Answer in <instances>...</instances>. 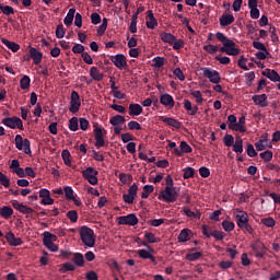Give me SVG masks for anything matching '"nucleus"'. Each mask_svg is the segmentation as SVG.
Here are the masks:
<instances>
[{"mask_svg":"<svg viewBox=\"0 0 280 280\" xmlns=\"http://www.w3.org/2000/svg\"><path fill=\"white\" fill-rule=\"evenodd\" d=\"M80 237L88 248H93V246H95V232H93L91 228L82 226L80 229Z\"/></svg>","mask_w":280,"mask_h":280,"instance_id":"f257e3e1","label":"nucleus"},{"mask_svg":"<svg viewBox=\"0 0 280 280\" xmlns=\"http://www.w3.org/2000/svg\"><path fill=\"white\" fill-rule=\"evenodd\" d=\"M177 198L178 190H176V187H165L158 196V200H163L167 203L176 202Z\"/></svg>","mask_w":280,"mask_h":280,"instance_id":"f03ea898","label":"nucleus"},{"mask_svg":"<svg viewBox=\"0 0 280 280\" xmlns=\"http://www.w3.org/2000/svg\"><path fill=\"white\" fill-rule=\"evenodd\" d=\"M43 236H44L43 238L44 246L51 253H58V245L54 244V242H57L58 236H56L50 232H44Z\"/></svg>","mask_w":280,"mask_h":280,"instance_id":"7ed1b4c3","label":"nucleus"},{"mask_svg":"<svg viewBox=\"0 0 280 280\" xmlns=\"http://www.w3.org/2000/svg\"><path fill=\"white\" fill-rule=\"evenodd\" d=\"M32 143L28 139L23 140V136L16 135L15 136V148L16 150H23L24 154H32L31 149Z\"/></svg>","mask_w":280,"mask_h":280,"instance_id":"20e7f679","label":"nucleus"},{"mask_svg":"<svg viewBox=\"0 0 280 280\" xmlns=\"http://www.w3.org/2000/svg\"><path fill=\"white\" fill-rule=\"evenodd\" d=\"M222 54H226L228 56H240V48L233 39H229L226 43L223 44V47L220 48Z\"/></svg>","mask_w":280,"mask_h":280,"instance_id":"39448f33","label":"nucleus"},{"mask_svg":"<svg viewBox=\"0 0 280 280\" xmlns=\"http://www.w3.org/2000/svg\"><path fill=\"white\" fill-rule=\"evenodd\" d=\"M3 126H7V128H11V130H23V120L21 118L13 116V117H7L2 119Z\"/></svg>","mask_w":280,"mask_h":280,"instance_id":"423d86ee","label":"nucleus"},{"mask_svg":"<svg viewBox=\"0 0 280 280\" xmlns=\"http://www.w3.org/2000/svg\"><path fill=\"white\" fill-rule=\"evenodd\" d=\"M94 139H95V147L96 148H104L106 145V141H104V129L100 127V124L94 122Z\"/></svg>","mask_w":280,"mask_h":280,"instance_id":"0eeeda50","label":"nucleus"},{"mask_svg":"<svg viewBox=\"0 0 280 280\" xmlns=\"http://www.w3.org/2000/svg\"><path fill=\"white\" fill-rule=\"evenodd\" d=\"M97 171L91 166L82 171V176L90 185H97Z\"/></svg>","mask_w":280,"mask_h":280,"instance_id":"6e6552de","label":"nucleus"},{"mask_svg":"<svg viewBox=\"0 0 280 280\" xmlns=\"http://www.w3.org/2000/svg\"><path fill=\"white\" fill-rule=\"evenodd\" d=\"M203 78H207L209 82L212 84H219L221 78L220 72L218 70H213L211 68H202Z\"/></svg>","mask_w":280,"mask_h":280,"instance_id":"1a4fd4ad","label":"nucleus"},{"mask_svg":"<svg viewBox=\"0 0 280 280\" xmlns=\"http://www.w3.org/2000/svg\"><path fill=\"white\" fill-rule=\"evenodd\" d=\"M138 191H139V186H137V184H132L128 188V192L122 195L124 202H126L127 205H132V202H135V199L137 198Z\"/></svg>","mask_w":280,"mask_h":280,"instance_id":"9d476101","label":"nucleus"},{"mask_svg":"<svg viewBox=\"0 0 280 280\" xmlns=\"http://www.w3.org/2000/svg\"><path fill=\"white\" fill-rule=\"evenodd\" d=\"M118 224L127 226H137V224H139V219L135 213L122 215L118 218Z\"/></svg>","mask_w":280,"mask_h":280,"instance_id":"9b49d317","label":"nucleus"},{"mask_svg":"<svg viewBox=\"0 0 280 280\" xmlns=\"http://www.w3.org/2000/svg\"><path fill=\"white\" fill-rule=\"evenodd\" d=\"M113 65L122 71V69H126L128 67V60L126 59V55L124 54H117L110 58Z\"/></svg>","mask_w":280,"mask_h":280,"instance_id":"f8f14e48","label":"nucleus"},{"mask_svg":"<svg viewBox=\"0 0 280 280\" xmlns=\"http://www.w3.org/2000/svg\"><path fill=\"white\" fill-rule=\"evenodd\" d=\"M80 106H82V103L80 102V94H78L77 91H72L69 107L70 113H73V115H75V113L80 110Z\"/></svg>","mask_w":280,"mask_h":280,"instance_id":"ddd939ff","label":"nucleus"},{"mask_svg":"<svg viewBox=\"0 0 280 280\" xmlns=\"http://www.w3.org/2000/svg\"><path fill=\"white\" fill-rule=\"evenodd\" d=\"M236 224L238 229H244L248 224V213L246 211L240 210L237 214L235 215Z\"/></svg>","mask_w":280,"mask_h":280,"instance_id":"4468645a","label":"nucleus"},{"mask_svg":"<svg viewBox=\"0 0 280 280\" xmlns=\"http://www.w3.org/2000/svg\"><path fill=\"white\" fill-rule=\"evenodd\" d=\"M255 148L258 152H264V150L272 148V142L268 139V133L255 143Z\"/></svg>","mask_w":280,"mask_h":280,"instance_id":"2eb2a0df","label":"nucleus"},{"mask_svg":"<svg viewBox=\"0 0 280 280\" xmlns=\"http://www.w3.org/2000/svg\"><path fill=\"white\" fill-rule=\"evenodd\" d=\"M179 148L174 149L175 156H183V154H189L192 152L191 145L187 141H182Z\"/></svg>","mask_w":280,"mask_h":280,"instance_id":"dca6fc26","label":"nucleus"},{"mask_svg":"<svg viewBox=\"0 0 280 280\" xmlns=\"http://www.w3.org/2000/svg\"><path fill=\"white\" fill-rule=\"evenodd\" d=\"M252 248L258 259H261L264 255H266V245H264L261 241H256L254 244H252Z\"/></svg>","mask_w":280,"mask_h":280,"instance_id":"f3484780","label":"nucleus"},{"mask_svg":"<svg viewBox=\"0 0 280 280\" xmlns=\"http://www.w3.org/2000/svg\"><path fill=\"white\" fill-rule=\"evenodd\" d=\"M145 26L148 30H155L159 27V21H156V18H154V13L151 10L147 11Z\"/></svg>","mask_w":280,"mask_h":280,"instance_id":"a211bd4d","label":"nucleus"},{"mask_svg":"<svg viewBox=\"0 0 280 280\" xmlns=\"http://www.w3.org/2000/svg\"><path fill=\"white\" fill-rule=\"evenodd\" d=\"M4 237H5L7 243L9 244V246H21L23 244V238L16 237L14 235V233H12V232H8L4 235Z\"/></svg>","mask_w":280,"mask_h":280,"instance_id":"6ab92c4d","label":"nucleus"},{"mask_svg":"<svg viewBox=\"0 0 280 280\" xmlns=\"http://www.w3.org/2000/svg\"><path fill=\"white\" fill-rule=\"evenodd\" d=\"M252 100L255 106H260V108H266V106H268V95L266 94L254 95Z\"/></svg>","mask_w":280,"mask_h":280,"instance_id":"aec40b11","label":"nucleus"},{"mask_svg":"<svg viewBox=\"0 0 280 280\" xmlns=\"http://www.w3.org/2000/svg\"><path fill=\"white\" fill-rule=\"evenodd\" d=\"M152 253H154V250L150 246H147V249L137 250V255L140 259H151L152 261H156Z\"/></svg>","mask_w":280,"mask_h":280,"instance_id":"412c9836","label":"nucleus"},{"mask_svg":"<svg viewBox=\"0 0 280 280\" xmlns=\"http://www.w3.org/2000/svg\"><path fill=\"white\" fill-rule=\"evenodd\" d=\"M12 207L16 211H20V213H24L25 215H30L31 213H34V209H32L23 203H19V201H14L12 203Z\"/></svg>","mask_w":280,"mask_h":280,"instance_id":"4be33fe9","label":"nucleus"},{"mask_svg":"<svg viewBox=\"0 0 280 280\" xmlns=\"http://www.w3.org/2000/svg\"><path fill=\"white\" fill-rule=\"evenodd\" d=\"M160 103L162 106H165V108H174V97L170 94H162L160 96Z\"/></svg>","mask_w":280,"mask_h":280,"instance_id":"5701e85b","label":"nucleus"},{"mask_svg":"<svg viewBox=\"0 0 280 280\" xmlns=\"http://www.w3.org/2000/svg\"><path fill=\"white\" fill-rule=\"evenodd\" d=\"M30 56L33 59L34 65H40V62H43V52H40L38 49L31 47Z\"/></svg>","mask_w":280,"mask_h":280,"instance_id":"b1692460","label":"nucleus"},{"mask_svg":"<svg viewBox=\"0 0 280 280\" xmlns=\"http://www.w3.org/2000/svg\"><path fill=\"white\" fill-rule=\"evenodd\" d=\"M143 113V107L140 104L131 103L129 105V116L130 117H139Z\"/></svg>","mask_w":280,"mask_h":280,"instance_id":"393cba45","label":"nucleus"},{"mask_svg":"<svg viewBox=\"0 0 280 280\" xmlns=\"http://www.w3.org/2000/svg\"><path fill=\"white\" fill-rule=\"evenodd\" d=\"M219 23L221 27H228V25L235 23V16H233V14H223L220 18Z\"/></svg>","mask_w":280,"mask_h":280,"instance_id":"a878e982","label":"nucleus"},{"mask_svg":"<svg viewBox=\"0 0 280 280\" xmlns=\"http://www.w3.org/2000/svg\"><path fill=\"white\" fill-rule=\"evenodd\" d=\"M184 108L187 110L188 115H191L192 117L198 115V105L192 106L191 101L189 100L184 101Z\"/></svg>","mask_w":280,"mask_h":280,"instance_id":"bb28decb","label":"nucleus"},{"mask_svg":"<svg viewBox=\"0 0 280 280\" xmlns=\"http://www.w3.org/2000/svg\"><path fill=\"white\" fill-rule=\"evenodd\" d=\"M90 78L96 82H102V80H104V74L100 71V69H97V67H92L90 69Z\"/></svg>","mask_w":280,"mask_h":280,"instance_id":"cd10ccee","label":"nucleus"},{"mask_svg":"<svg viewBox=\"0 0 280 280\" xmlns=\"http://www.w3.org/2000/svg\"><path fill=\"white\" fill-rule=\"evenodd\" d=\"M190 235H191V230L183 229L178 234L177 240L179 243L189 242V240H191Z\"/></svg>","mask_w":280,"mask_h":280,"instance_id":"c85d7f7f","label":"nucleus"},{"mask_svg":"<svg viewBox=\"0 0 280 280\" xmlns=\"http://www.w3.org/2000/svg\"><path fill=\"white\" fill-rule=\"evenodd\" d=\"M182 213H184V215L190 218L191 220H194V218H196L197 220H200V218H202V213H200V211L194 212L187 207L183 208Z\"/></svg>","mask_w":280,"mask_h":280,"instance_id":"c756f323","label":"nucleus"},{"mask_svg":"<svg viewBox=\"0 0 280 280\" xmlns=\"http://www.w3.org/2000/svg\"><path fill=\"white\" fill-rule=\"evenodd\" d=\"M73 19H75V8L69 9L66 18L63 19L65 25H67V27L72 25L73 24Z\"/></svg>","mask_w":280,"mask_h":280,"instance_id":"7c9ffc66","label":"nucleus"},{"mask_svg":"<svg viewBox=\"0 0 280 280\" xmlns=\"http://www.w3.org/2000/svg\"><path fill=\"white\" fill-rule=\"evenodd\" d=\"M234 132H246V116H241L238 118V122L236 121Z\"/></svg>","mask_w":280,"mask_h":280,"instance_id":"2f4dec72","label":"nucleus"},{"mask_svg":"<svg viewBox=\"0 0 280 280\" xmlns=\"http://www.w3.org/2000/svg\"><path fill=\"white\" fill-rule=\"evenodd\" d=\"M233 152L236 154H242V152H244V140H242L241 137L236 138L233 144Z\"/></svg>","mask_w":280,"mask_h":280,"instance_id":"473e14b6","label":"nucleus"},{"mask_svg":"<svg viewBox=\"0 0 280 280\" xmlns=\"http://www.w3.org/2000/svg\"><path fill=\"white\" fill-rule=\"evenodd\" d=\"M264 75L268 78L271 82H280V75L279 72L276 70H267Z\"/></svg>","mask_w":280,"mask_h":280,"instance_id":"72a5a7b5","label":"nucleus"},{"mask_svg":"<svg viewBox=\"0 0 280 280\" xmlns=\"http://www.w3.org/2000/svg\"><path fill=\"white\" fill-rule=\"evenodd\" d=\"M110 126H121V124H126V117L121 115H115L109 119Z\"/></svg>","mask_w":280,"mask_h":280,"instance_id":"f704fd0d","label":"nucleus"},{"mask_svg":"<svg viewBox=\"0 0 280 280\" xmlns=\"http://www.w3.org/2000/svg\"><path fill=\"white\" fill-rule=\"evenodd\" d=\"M13 213H14V210L12 209V207L4 206L0 208V215L1 218H4V220H8L9 218H11Z\"/></svg>","mask_w":280,"mask_h":280,"instance_id":"c9c22d12","label":"nucleus"},{"mask_svg":"<svg viewBox=\"0 0 280 280\" xmlns=\"http://www.w3.org/2000/svg\"><path fill=\"white\" fill-rule=\"evenodd\" d=\"M2 43L3 45H5V47H8V49H11V51H13V54H16V51H19V49H21V46L14 42H10L5 38H2Z\"/></svg>","mask_w":280,"mask_h":280,"instance_id":"e433bc0d","label":"nucleus"},{"mask_svg":"<svg viewBox=\"0 0 280 280\" xmlns=\"http://www.w3.org/2000/svg\"><path fill=\"white\" fill-rule=\"evenodd\" d=\"M162 121L166 124V126H171V128H180V121H178L176 118L167 117L163 118Z\"/></svg>","mask_w":280,"mask_h":280,"instance_id":"4c0bfd02","label":"nucleus"},{"mask_svg":"<svg viewBox=\"0 0 280 280\" xmlns=\"http://www.w3.org/2000/svg\"><path fill=\"white\" fill-rule=\"evenodd\" d=\"M80 129V120H78V117H72L69 119V130L71 132H78Z\"/></svg>","mask_w":280,"mask_h":280,"instance_id":"58836bf2","label":"nucleus"},{"mask_svg":"<svg viewBox=\"0 0 280 280\" xmlns=\"http://www.w3.org/2000/svg\"><path fill=\"white\" fill-rule=\"evenodd\" d=\"M160 38L163 43H168V45L174 44V40H176V36L172 33H161Z\"/></svg>","mask_w":280,"mask_h":280,"instance_id":"ea45409f","label":"nucleus"},{"mask_svg":"<svg viewBox=\"0 0 280 280\" xmlns=\"http://www.w3.org/2000/svg\"><path fill=\"white\" fill-rule=\"evenodd\" d=\"M154 191V186L153 185H144L142 188V194L141 198L143 200L150 198V195Z\"/></svg>","mask_w":280,"mask_h":280,"instance_id":"a19ab883","label":"nucleus"},{"mask_svg":"<svg viewBox=\"0 0 280 280\" xmlns=\"http://www.w3.org/2000/svg\"><path fill=\"white\" fill-rule=\"evenodd\" d=\"M144 237L149 244H159L161 242V238L156 237L152 232H145Z\"/></svg>","mask_w":280,"mask_h":280,"instance_id":"79ce46f5","label":"nucleus"},{"mask_svg":"<svg viewBox=\"0 0 280 280\" xmlns=\"http://www.w3.org/2000/svg\"><path fill=\"white\" fill-rule=\"evenodd\" d=\"M32 83V79H30L28 75H23V78L20 80V88L22 91H25L30 89V84Z\"/></svg>","mask_w":280,"mask_h":280,"instance_id":"37998d69","label":"nucleus"},{"mask_svg":"<svg viewBox=\"0 0 280 280\" xmlns=\"http://www.w3.org/2000/svg\"><path fill=\"white\" fill-rule=\"evenodd\" d=\"M61 159L65 165H67L68 167H71V152H69V150H63L61 152Z\"/></svg>","mask_w":280,"mask_h":280,"instance_id":"c03bdc74","label":"nucleus"},{"mask_svg":"<svg viewBox=\"0 0 280 280\" xmlns=\"http://www.w3.org/2000/svg\"><path fill=\"white\" fill-rule=\"evenodd\" d=\"M221 225L226 233H231V231L235 230V223L233 221L224 220Z\"/></svg>","mask_w":280,"mask_h":280,"instance_id":"a18cd8bd","label":"nucleus"},{"mask_svg":"<svg viewBox=\"0 0 280 280\" xmlns=\"http://www.w3.org/2000/svg\"><path fill=\"white\" fill-rule=\"evenodd\" d=\"M75 270V265L71 262H66L62 265V267L59 269V272L65 273V272H73Z\"/></svg>","mask_w":280,"mask_h":280,"instance_id":"49530a36","label":"nucleus"},{"mask_svg":"<svg viewBox=\"0 0 280 280\" xmlns=\"http://www.w3.org/2000/svg\"><path fill=\"white\" fill-rule=\"evenodd\" d=\"M107 27H108V19L104 18L103 22H102V25H100L98 28H97V35L98 36H104Z\"/></svg>","mask_w":280,"mask_h":280,"instance_id":"de8ad7c7","label":"nucleus"},{"mask_svg":"<svg viewBox=\"0 0 280 280\" xmlns=\"http://www.w3.org/2000/svg\"><path fill=\"white\" fill-rule=\"evenodd\" d=\"M229 121V128L230 130H233L235 132L236 124H237V117L233 114L228 116Z\"/></svg>","mask_w":280,"mask_h":280,"instance_id":"09e8293b","label":"nucleus"},{"mask_svg":"<svg viewBox=\"0 0 280 280\" xmlns=\"http://www.w3.org/2000/svg\"><path fill=\"white\" fill-rule=\"evenodd\" d=\"M72 261L75 264V266H84V256L80 253H77L74 254Z\"/></svg>","mask_w":280,"mask_h":280,"instance_id":"8fccbe9b","label":"nucleus"},{"mask_svg":"<svg viewBox=\"0 0 280 280\" xmlns=\"http://www.w3.org/2000/svg\"><path fill=\"white\" fill-rule=\"evenodd\" d=\"M200 257H202V253L200 252L186 254L187 261H197Z\"/></svg>","mask_w":280,"mask_h":280,"instance_id":"3c124183","label":"nucleus"},{"mask_svg":"<svg viewBox=\"0 0 280 280\" xmlns=\"http://www.w3.org/2000/svg\"><path fill=\"white\" fill-rule=\"evenodd\" d=\"M163 65H165V58H163V57L153 58L152 67H154L155 69H161V67H163Z\"/></svg>","mask_w":280,"mask_h":280,"instance_id":"603ef678","label":"nucleus"},{"mask_svg":"<svg viewBox=\"0 0 280 280\" xmlns=\"http://www.w3.org/2000/svg\"><path fill=\"white\" fill-rule=\"evenodd\" d=\"M0 10L5 16H10V14H14V8L10 5H4L3 3L0 4Z\"/></svg>","mask_w":280,"mask_h":280,"instance_id":"864d4df0","label":"nucleus"},{"mask_svg":"<svg viewBox=\"0 0 280 280\" xmlns=\"http://www.w3.org/2000/svg\"><path fill=\"white\" fill-rule=\"evenodd\" d=\"M66 215H67L68 220H70V222H72V224H75V222H78V211L70 210L67 212Z\"/></svg>","mask_w":280,"mask_h":280,"instance_id":"5fc2aeb1","label":"nucleus"},{"mask_svg":"<svg viewBox=\"0 0 280 280\" xmlns=\"http://www.w3.org/2000/svg\"><path fill=\"white\" fill-rule=\"evenodd\" d=\"M63 192H65L67 200H71V199L75 198V196L73 195V188L71 186H66L63 188Z\"/></svg>","mask_w":280,"mask_h":280,"instance_id":"6e6d98bb","label":"nucleus"},{"mask_svg":"<svg viewBox=\"0 0 280 280\" xmlns=\"http://www.w3.org/2000/svg\"><path fill=\"white\" fill-rule=\"evenodd\" d=\"M190 95L195 97L197 104H202V102H205V98H202V92L200 91H191Z\"/></svg>","mask_w":280,"mask_h":280,"instance_id":"4d7b16f0","label":"nucleus"},{"mask_svg":"<svg viewBox=\"0 0 280 280\" xmlns=\"http://www.w3.org/2000/svg\"><path fill=\"white\" fill-rule=\"evenodd\" d=\"M260 159H262L265 163H270V161H272V151H264L260 153Z\"/></svg>","mask_w":280,"mask_h":280,"instance_id":"13d9d810","label":"nucleus"},{"mask_svg":"<svg viewBox=\"0 0 280 280\" xmlns=\"http://www.w3.org/2000/svg\"><path fill=\"white\" fill-rule=\"evenodd\" d=\"M261 224H264L265 226H268L269 229H272V226H275L277 222L271 217H269V218L261 219Z\"/></svg>","mask_w":280,"mask_h":280,"instance_id":"bf43d9fd","label":"nucleus"},{"mask_svg":"<svg viewBox=\"0 0 280 280\" xmlns=\"http://www.w3.org/2000/svg\"><path fill=\"white\" fill-rule=\"evenodd\" d=\"M223 141H224V145H226L228 148H231V145L235 143V138H233L232 135H225L223 138Z\"/></svg>","mask_w":280,"mask_h":280,"instance_id":"052dcab7","label":"nucleus"},{"mask_svg":"<svg viewBox=\"0 0 280 280\" xmlns=\"http://www.w3.org/2000/svg\"><path fill=\"white\" fill-rule=\"evenodd\" d=\"M0 184L5 188L10 187V178L2 172H0Z\"/></svg>","mask_w":280,"mask_h":280,"instance_id":"680f3d73","label":"nucleus"},{"mask_svg":"<svg viewBox=\"0 0 280 280\" xmlns=\"http://www.w3.org/2000/svg\"><path fill=\"white\" fill-rule=\"evenodd\" d=\"M183 178L185 180L189 179V178H194V168L192 167H186L184 170V175H183Z\"/></svg>","mask_w":280,"mask_h":280,"instance_id":"e2e57ef3","label":"nucleus"},{"mask_svg":"<svg viewBox=\"0 0 280 280\" xmlns=\"http://www.w3.org/2000/svg\"><path fill=\"white\" fill-rule=\"evenodd\" d=\"M128 128L129 130H141V124L137 120H130L128 122Z\"/></svg>","mask_w":280,"mask_h":280,"instance_id":"0e129e2a","label":"nucleus"},{"mask_svg":"<svg viewBox=\"0 0 280 280\" xmlns=\"http://www.w3.org/2000/svg\"><path fill=\"white\" fill-rule=\"evenodd\" d=\"M79 125H80V129H81V130H83V131L89 130V125H90L89 119H86V118H80V119H79Z\"/></svg>","mask_w":280,"mask_h":280,"instance_id":"69168bd1","label":"nucleus"},{"mask_svg":"<svg viewBox=\"0 0 280 280\" xmlns=\"http://www.w3.org/2000/svg\"><path fill=\"white\" fill-rule=\"evenodd\" d=\"M173 74L176 75L180 82H185V73H183V70H180V68H176L173 71Z\"/></svg>","mask_w":280,"mask_h":280,"instance_id":"338daca9","label":"nucleus"},{"mask_svg":"<svg viewBox=\"0 0 280 280\" xmlns=\"http://www.w3.org/2000/svg\"><path fill=\"white\" fill-rule=\"evenodd\" d=\"M65 36V26L62 24L57 25L56 28V37L57 38H62Z\"/></svg>","mask_w":280,"mask_h":280,"instance_id":"774afa93","label":"nucleus"}]
</instances>
